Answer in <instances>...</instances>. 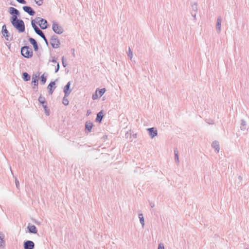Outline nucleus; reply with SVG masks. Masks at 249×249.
<instances>
[{"label": "nucleus", "mask_w": 249, "mask_h": 249, "mask_svg": "<svg viewBox=\"0 0 249 249\" xmlns=\"http://www.w3.org/2000/svg\"><path fill=\"white\" fill-rule=\"evenodd\" d=\"M11 24L19 33H23L25 30V24L23 20L17 18L10 20Z\"/></svg>", "instance_id": "1"}, {"label": "nucleus", "mask_w": 249, "mask_h": 249, "mask_svg": "<svg viewBox=\"0 0 249 249\" xmlns=\"http://www.w3.org/2000/svg\"><path fill=\"white\" fill-rule=\"evenodd\" d=\"M20 52L21 55L25 58H29L33 56V52L32 49L28 46L22 47Z\"/></svg>", "instance_id": "2"}, {"label": "nucleus", "mask_w": 249, "mask_h": 249, "mask_svg": "<svg viewBox=\"0 0 249 249\" xmlns=\"http://www.w3.org/2000/svg\"><path fill=\"white\" fill-rule=\"evenodd\" d=\"M39 103L42 105V107L44 109V112L47 116L50 115V109L47 106V102L46 101L44 97L40 95L38 99Z\"/></svg>", "instance_id": "3"}, {"label": "nucleus", "mask_w": 249, "mask_h": 249, "mask_svg": "<svg viewBox=\"0 0 249 249\" xmlns=\"http://www.w3.org/2000/svg\"><path fill=\"white\" fill-rule=\"evenodd\" d=\"M50 43L53 48L56 49L60 47V41L56 35H53L52 36Z\"/></svg>", "instance_id": "4"}, {"label": "nucleus", "mask_w": 249, "mask_h": 249, "mask_svg": "<svg viewBox=\"0 0 249 249\" xmlns=\"http://www.w3.org/2000/svg\"><path fill=\"white\" fill-rule=\"evenodd\" d=\"M9 13L12 15L10 20L18 18L20 17L19 11L16 8L10 7L9 8Z\"/></svg>", "instance_id": "5"}, {"label": "nucleus", "mask_w": 249, "mask_h": 249, "mask_svg": "<svg viewBox=\"0 0 249 249\" xmlns=\"http://www.w3.org/2000/svg\"><path fill=\"white\" fill-rule=\"evenodd\" d=\"M52 29L53 31L57 34L60 35L64 32V29L63 27L59 26V24L55 21H53L52 25Z\"/></svg>", "instance_id": "6"}, {"label": "nucleus", "mask_w": 249, "mask_h": 249, "mask_svg": "<svg viewBox=\"0 0 249 249\" xmlns=\"http://www.w3.org/2000/svg\"><path fill=\"white\" fill-rule=\"evenodd\" d=\"M36 19H39V20L37 21V22L41 29L45 30L48 28L49 24L46 19L40 17L36 18Z\"/></svg>", "instance_id": "7"}, {"label": "nucleus", "mask_w": 249, "mask_h": 249, "mask_svg": "<svg viewBox=\"0 0 249 249\" xmlns=\"http://www.w3.org/2000/svg\"><path fill=\"white\" fill-rule=\"evenodd\" d=\"M1 33L3 36H4L6 40H11L12 39V37L11 38H9L10 33L9 31L7 30L5 24H4L2 27Z\"/></svg>", "instance_id": "8"}, {"label": "nucleus", "mask_w": 249, "mask_h": 249, "mask_svg": "<svg viewBox=\"0 0 249 249\" xmlns=\"http://www.w3.org/2000/svg\"><path fill=\"white\" fill-rule=\"evenodd\" d=\"M71 82L69 81L64 87L63 91L66 97H68L71 94L72 90L70 89Z\"/></svg>", "instance_id": "9"}, {"label": "nucleus", "mask_w": 249, "mask_h": 249, "mask_svg": "<svg viewBox=\"0 0 249 249\" xmlns=\"http://www.w3.org/2000/svg\"><path fill=\"white\" fill-rule=\"evenodd\" d=\"M24 249H34L35 248L34 243L30 240H27L23 243Z\"/></svg>", "instance_id": "10"}, {"label": "nucleus", "mask_w": 249, "mask_h": 249, "mask_svg": "<svg viewBox=\"0 0 249 249\" xmlns=\"http://www.w3.org/2000/svg\"><path fill=\"white\" fill-rule=\"evenodd\" d=\"M150 137L153 139L158 135V131L155 127H150L147 129Z\"/></svg>", "instance_id": "11"}, {"label": "nucleus", "mask_w": 249, "mask_h": 249, "mask_svg": "<svg viewBox=\"0 0 249 249\" xmlns=\"http://www.w3.org/2000/svg\"><path fill=\"white\" fill-rule=\"evenodd\" d=\"M22 8L24 11L27 13L30 16H34L36 13L35 10L29 6H24Z\"/></svg>", "instance_id": "12"}, {"label": "nucleus", "mask_w": 249, "mask_h": 249, "mask_svg": "<svg viewBox=\"0 0 249 249\" xmlns=\"http://www.w3.org/2000/svg\"><path fill=\"white\" fill-rule=\"evenodd\" d=\"M29 41L33 45L34 51H37L38 50V46L35 39L32 37L29 38Z\"/></svg>", "instance_id": "13"}, {"label": "nucleus", "mask_w": 249, "mask_h": 249, "mask_svg": "<svg viewBox=\"0 0 249 249\" xmlns=\"http://www.w3.org/2000/svg\"><path fill=\"white\" fill-rule=\"evenodd\" d=\"M93 126V123L90 121H88L85 124V131L87 132H90Z\"/></svg>", "instance_id": "14"}, {"label": "nucleus", "mask_w": 249, "mask_h": 249, "mask_svg": "<svg viewBox=\"0 0 249 249\" xmlns=\"http://www.w3.org/2000/svg\"><path fill=\"white\" fill-rule=\"evenodd\" d=\"M28 231L31 233L36 234L37 233V230L36 227L34 225H30L29 224L27 226Z\"/></svg>", "instance_id": "15"}, {"label": "nucleus", "mask_w": 249, "mask_h": 249, "mask_svg": "<svg viewBox=\"0 0 249 249\" xmlns=\"http://www.w3.org/2000/svg\"><path fill=\"white\" fill-rule=\"evenodd\" d=\"M39 77V73L37 74H33L32 76V84L33 86H37L38 84V79Z\"/></svg>", "instance_id": "16"}, {"label": "nucleus", "mask_w": 249, "mask_h": 249, "mask_svg": "<svg viewBox=\"0 0 249 249\" xmlns=\"http://www.w3.org/2000/svg\"><path fill=\"white\" fill-rule=\"evenodd\" d=\"M222 19L220 17L217 18L216 24V29L218 33H220L221 32V26Z\"/></svg>", "instance_id": "17"}, {"label": "nucleus", "mask_w": 249, "mask_h": 249, "mask_svg": "<svg viewBox=\"0 0 249 249\" xmlns=\"http://www.w3.org/2000/svg\"><path fill=\"white\" fill-rule=\"evenodd\" d=\"M103 117V111L101 110L97 113L96 118L95 119V122L101 123Z\"/></svg>", "instance_id": "18"}, {"label": "nucleus", "mask_w": 249, "mask_h": 249, "mask_svg": "<svg viewBox=\"0 0 249 249\" xmlns=\"http://www.w3.org/2000/svg\"><path fill=\"white\" fill-rule=\"evenodd\" d=\"M212 146L215 149V151L218 153L220 150L219 144L218 141H214L212 144Z\"/></svg>", "instance_id": "19"}, {"label": "nucleus", "mask_w": 249, "mask_h": 249, "mask_svg": "<svg viewBox=\"0 0 249 249\" xmlns=\"http://www.w3.org/2000/svg\"><path fill=\"white\" fill-rule=\"evenodd\" d=\"M22 75L23 80L25 82L29 81L31 79L30 75L26 72H23Z\"/></svg>", "instance_id": "20"}, {"label": "nucleus", "mask_w": 249, "mask_h": 249, "mask_svg": "<svg viewBox=\"0 0 249 249\" xmlns=\"http://www.w3.org/2000/svg\"><path fill=\"white\" fill-rule=\"evenodd\" d=\"M45 73H44L40 77V84L42 85L45 84L47 80V74H46V76L45 75Z\"/></svg>", "instance_id": "21"}, {"label": "nucleus", "mask_w": 249, "mask_h": 249, "mask_svg": "<svg viewBox=\"0 0 249 249\" xmlns=\"http://www.w3.org/2000/svg\"><path fill=\"white\" fill-rule=\"evenodd\" d=\"M191 12L197 13V4L196 2H194L191 5Z\"/></svg>", "instance_id": "22"}, {"label": "nucleus", "mask_w": 249, "mask_h": 249, "mask_svg": "<svg viewBox=\"0 0 249 249\" xmlns=\"http://www.w3.org/2000/svg\"><path fill=\"white\" fill-rule=\"evenodd\" d=\"M139 218L140 219V223L142 226V228H144V219L143 216V214L142 213H139Z\"/></svg>", "instance_id": "23"}, {"label": "nucleus", "mask_w": 249, "mask_h": 249, "mask_svg": "<svg viewBox=\"0 0 249 249\" xmlns=\"http://www.w3.org/2000/svg\"><path fill=\"white\" fill-rule=\"evenodd\" d=\"M240 128L242 130H245L247 129L246 122L244 120H241V123L240 125Z\"/></svg>", "instance_id": "24"}, {"label": "nucleus", "mask_w": 249, "mask_h": 249, "mask_svg": "<svg viewBox=\"0 0 249 249\" xmlns=\"http://www.w3.org/2000/svg\"><path fill=\"white\" fill-rule=\"evenodd\" d=\"M55 85H56V84H55V81H51L50 83V84L48 85V86L47 87V89H53V88H54V89H55L56 87Z\"/></svg>", "instance_id": "25"}, {"label": "nucleus", "mask_w": 249, "mask_h": 249, "mask_svg": "<svg viewBox=\"0 0 249 249\" xmlns=\"http://www.w3.org/2000/svg\"><path fill=\"white\" fill-rule=\"evenodd\" d=\"M106 89L105 88H103L101 89H100L98 88L96 89V92H97V91L99 92L100 97L102 96L103 95V94L105 93V92H106Z\"/></svg>", "instance_id": "26"}, {"label": "nucleus", "mask_w": 249, "mask_h": 249, "mask_svg": "<svg viewBox=\"0 0 249 249\" xmlns=\"http://www.w3.org/2000/svg\"><path fill=\"white\" fill-rule=\"evenodd\" d=\"M4 235L1 232H0V247H3L2 243H4Z\"/></svg>", "instance_id": "27"}, {"label": "nucleus", "mask_w": 249, "mask_h": 249, "mask_svg": "<svg viewBox=\"0 0 249 249\" xmlns=\"http://www.w3.org/2000/svg\"><path fill=\"white\" fill-rule=\"evenodd\" d=\"M67 97H66L65 94H64V97L63 98L62 103L65 106H68L69 104V101L68 100Z\"/></svg>", "instance_id": "28"}, {"label": "nucleus", "mask_w": 249, "mask_h": 249, "mask_svg": "<svg viewBox=\"0 0 249 249\" xmlns=\"http://www.w3.org/2000/svg\"><path fill=\"white\" fill-rule=\"evenodd\" d=\"M36 24H38L37 21H36V19H32L31 20V25L33 29L36 28V27H38Z\"/></svg>", "instance_id": "29"}, {"label": "nucleus", "mask_w": 249, "mask_h": 249, "mask_svg": "<svg viewBox=\"0 0 249 249\" xmlns=\"http://www.w3.org/2000/svg\"><path fill=\"white\" fill-rule=\"evenodd\" d=\"M36 24H38L37 21H36V19H32L31 20V25L33 29L36 28V27H38Z\"/></svg>", "instance_id": "30"}, {"label": "nucleus", "mask_w": 249, "mask_h": 249, "mask_svg": "<svg viewBox=\"0 0 249 249\" xmlns=\"http://www.w3.org/2000/svg\"><path fill=\"white\" fill-rule=\"evenodd\" d=\"M127 55H128V57H129L130 59H131L132 58V56H133V52L131 50L130 47H129V49H128V52L127 53Z\"/></svg>", "instance_id": "31"}, {"label": "nucleus", "mask_w": 249, "mask_h": 249, "mask_svg": "<svg viewBox=\"0 0 249 249\" xmlns=\"http://www.w3.org/2000/svg\"><path fill=\"white\" fill-rule=\"evenodd\" d=\"M36 3L38 5L41 6L43 4V0H35Z\"/></svg>", "instance_id": "32"}, {"label": "nucleus", "mask_w": 249, "mask_h": 249, "mask_svg": "<svg viewBox=\"0 0 249 249\" xmlns=\"http://www.w3.org/2000/svg\"><path fill=\"white\" fill-rule=\"evenodd\" d=\"M98 98V95L97 92L96 91L95 93H94L92 94V99L93 100H96V99H97Z\"/></svg>", "instance_id": "33"}, {"label": "nucleus", "mask_w": 249, "mask_h": 249, "mask_svg": "<svg viewBox=\"0 0 249 249\" xmlns=\"http://www.w3.org/2000/svg\"><path fill=\"white\" fill-rule=\"evenodd\" d=\"M15 183H16V187L17 188V189H19V182L17 178H15Z\"/></svg>", "instance_id": "34"}, {"label": "nucleus", "mask_w": 249, "mask_h": 249, "mask_svg": "<svg viewBox=\"0 0 249 249\" xmlns=\"http://www.w3.org/2000/svg\"><path fill=\"white\" fill-rule=\"evenodd\" d=\"M62 65L64 67H66L67 65V64L66 62L65 61L64 59V56H62Z\"/></svg>", "instance_id": "35"}, {"label": "nucleus", "mask_w": 249, "mask_h": 249, "mask_svg": "<svg viewBox=\"0 0 249 249\" xmlns=\"http://www.w3.org/2000/svg\"><path fill=\"white\" fill-rule=\"evenodd\" d=\"M175 160L176 162L177 163L179 162V158H178V154L177 153H176V155L175 156Z\"/></svg>", "instance_id": "36"}, {"label": "nucleus", "mask_w": 249, "mask_h": 249, "mask_svg": "<svg viewBox=\"0 0 249 249\" xmlns=\"http://www.w3.org/2000/svg\"><path fill=\"white\" fill-rule=\"evenodd\" d=\"M18 3L21 4H25L26 3V1L25 0H16Z\"/></svg>", "instance_id": "37"}, {"label": "nucleus", "mask_w": 249, "mask_h": 249, "mask_svg": "<svg viewBox=\"0 0 249 249\" xmlns=\"http://www.w3.org/2000/svg\"><path fill=\"white\" fill-rule=\"evenodd\" d=\"M158 249H164V247L163 244L162 243L159 244Z\"/></svg>", "instance_id": "38"}, {"label": "nucleus", "mask_w": 249, "mask_h": 249, "mask_svg": "<svg viewBox=\"0 0 249 249\" xmlns=\"http://www.w3.org/2000/svg\"><path fill=\"white\" fill-rule=\"evenodd\" d=\"M197 13L191 12V15L194 18V19H196V15Z\"/></svg>", "instance_id": "39"}, {"label": "nucleus", "mask_w": 249, "mask_h": 249, "mask_svg": "<svg viewBox=\"0 0 249 249\" xmlns=\"http://www.w3.org/2000/svg\"><path fill=\"white\" fill-rule=\"evenodd\" d=\"M38 36H39L40 37L42 36L44 34V33L40 30L39 32H38V33L36 34Z\"/></svg>", "instance_id": "40"}, {"label": "nucleus", "mask_w": 249, "mask_h": 249, "mask_svg": "<svg viewBox=\"0 0 249 249\" xmlns=\"http://www.w3.org/2000/svg\"><path fill=\"white\" fill-rule=\"evenodd\" d=\"M48 92L50 95H52L54 90V88H53V89H48Z\"/></svg>", "instance_id": "41"}, {"label": "nucleus", "mask_w": 249, "mask_h": 249, "mask_svg": "<svg viewBox=\"0 0 249 249\" xmlns=\"http://www.w3.org/2000/svg\"><path fill=\"white\" fill-rule=\"evenodd\" d=\"M59 68H60L59 64L57 63V66H56V68L55 70V73H56L59 71Z\"/></svg>", "instance_id": "42"}, {"label": "nucleus", "mask_w": 249, "mask_h": 249, "mask_svg": "<svg viewBox=\"0 0 249 249\" xmlns=\"http://www.w3.org/2000/svg\"><path fill=\"white\" fill-rule=\"evenodd\" d=\"M34 30L36 34L38 33V32L40 30V29L38 27L34 28Z\"/></svg>", "instance_id": "43"}, {"label": "nucleus", "mask_w": 249, "mask_h": 249, "mask_svg": "<svg viewBox=\"0 0 249 249\" xmlns=\"http://www.w3.org/2000/svg\"><path fill=\"white\" fill-rule=\"evenodd\" d=\"M34 30L36 34L38 33V32L40 30V29L38 27L34 28Z\"/></svg>", "instance_id": "44"}, {"label": "nucleus", "mask_w": 249, "mask_h": 249, "mask_svg": "<svg viewBox=\"0 0 249 249\" xmlns=\"http://www.w3.org/2000/svg\"><path fill=\"white\" fill-rule=\"evenodd\" d=\"M149 204L151 208H154L155 207V204L153 202H150Z\"/></svg>", "instance_id": "45"}, {"label": "nucleus", "mask_w": 249, "mask_h": 249, "mask_svg": "<svg viewBox=\"0 0 249 249\" xmlns=\"http://www.w3.org/2000/svg\"><path fill=\"white\" fill-rule=\"evenodd\" d=\"M51 61L53 63H56V58L55 57H53Z\"/></svg>", "instance_id": "46"}, {"label": "nucleus", "mask_w": 249, "mask_h": 249, "mask_svg": "<svg viewBox=\"0 0 249 249\" xmlns=\"http://www.w3.org/2000/svg\"><path fill=\"white\" fill-rule=\"evenodd\" d=\"M91 113V111L90 110H88L87 111L86 115L87 116H89Z\"/></svg>", "instance_id": "47"}, {"label": "nucleus", "mask_w": 249, "mask_h": 249, "mask_svg": "<svg viewBox=\"0 0 249 249\" xmlns=\"http://www.w3.org/2000/svg\"><path fill=\"white\" fill-rule=\"evenodd\" d=\"M44 41H45V43H46V45L47 46H49V42H48V40H47V38H45V39H44Z\"/></svg>", "instance_id": "48"}, {"label": "nucleus", "mask_w": 249, "mask_h": 249, "mask_svg": "<svg viewBox=\"0 0 249 249\" xmlns=\"http://www.w3.org/2000/svg\"><path fill=\"white\" fill-rule=\"evenodd\" d=\"M210 124H214V122L213 120H210V122H207Z\"/></svg>", "instance_id": "49"}, {"label": "nucleus", "mask_w": 249, "mask_h": 249, "mask_svg": "<svg viewBox=\"0 0 249 249\" xmlns=\"http://www.w3.org/2000/svg\"><path fill=\"white\" fill-rule=\"evenodd\" d=\"M6 46H8V48L10 49V44L9 43H6Z\"/></svg>", "instance_id": "50"}, {"label": "nucleus", "mask_w": 249, "mask_h": 249, "mask_svg": "<svg viewBox=\"0 0 249 249\" xmlns=\"http://www.w3.org/2000/svg\"><path fill=\"white\" fill-rule=\"evenodd\" d=\"M41 37L43 40H44V39H45V38H46V36H45V35H44V34L42 36H41Z\"/></svg>", "instance_id": "51"}, {"label": "nucleus", "mask_w": 249, "mask_h": 249, "mask_svg": "<svg viewBox=\"0 0 249 249\" xmlns=\"http://www.w3.org/2000/svg\"><path fill=\"white\" fill-rule=\"evenodd\" d=\"M174 153H175V156L176 155V153L178 154V151L177 149L174 150Z\"/></svg>", "instance_id": "52"}, {"label": "nucleus", "mask_w": 249, "mask_h": 249, "mask_svg": "<svg viewBox=\"0 0 249 249\" xmlns=\"http://www.w3.org/2000/svg\"><path fill=\"white\" fill-rule=\"evenodd\" d=\"M71 50L73 51V52H72V54H73V56L74 57V56H75V54H74V49H72Z\"/></svg>", "instance_id": "53"}, {"label": "nucleus", "mask_w": 249, "mask_h": 249, "mask_svg": "<svg viewBox=\"0 0 249 249\" xmlns=\"http://www.w3.org/2000/svg\"><path fill=\"white\" fill-rule=\"evenodd\" d=\"M36 88L37 89V86H33V89H36Z\"/></svg>", "instance_id": "54"}, {"label": "nucleus", "mask_w": 249, "mask_h": 249, "mask_svg": "<svg viewBox=\"0 0 249 249\" xmlns=\"http://www.w3.org/2000/svg\"><path fill=\"white\" fill-rule=\"evenodd\" d=\"M35 19H36V21H38V20H39V19H36V18Z\"/></svg>", "instance_id": "55"}, {"label": "nucleus", "mask_w": 249, "mask_h": 249, "mask_svg": "<svg viewBox=\"0 0 249 249\" xmlns=\"http://www.w3.org/2000/svg\"><path fill=\"white\" fill-rule=\"evenodd\" d=\"M35 223H36V224H39V223H38V222H35Z\"/></svg>", "instance_id": "56"}, {"label": "nucleus", "mask_w": 249, "mask_h": 249, "mask_svg": "<svg viewBox=\"0 0 249 249\" xmlns=\"http://www.w3.org/2000/svg\"><path fill=\"white\" fill-rule=\"evenodd\" d=\"M35 223H36V224H39V223H38V222H35Z\"/></svg>", "instance_id": "57"}]
</instances>
